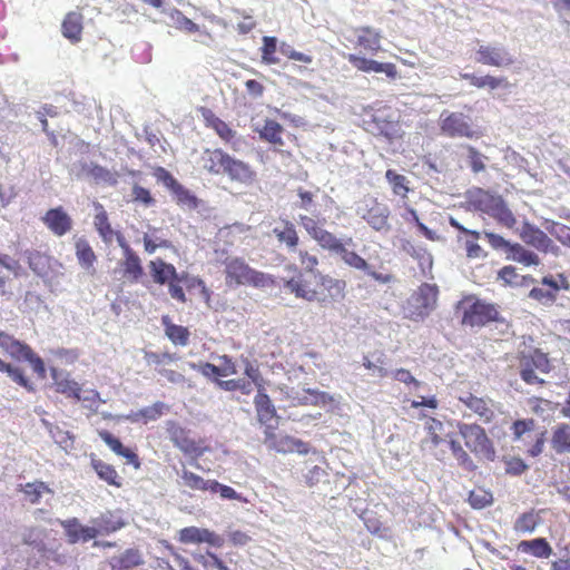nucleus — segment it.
<instances>
[{"label": "nucleus", "instance_id": "nucleus-1", "mask_svg": "<svg viewBox=\"0 0 570 570\" xmlns=\"http://www.w3.org/2000/svg\"><path fill=\"white\" fill-rule=\"evenodd\" d=\"M285 269L293 272L294 276L284 279V287L296 298L326 306L342 302L346 297L347 283L344 279L317 272L312 282L295 264H287Z\"/></svg>", "mask_w": 570, "mask_h": 570}, {"label": "nucleus", "instance_id": "nucleus-2", "mask_svg": "<svg viewBox=\"0 0 570 570\" xmlns=\"http://www.w3.org/2000/svg\"><path fill=\"white\" fill-rule=\"evenodd\" d=\"M222 264L224 265L225 284L228 287L252 286L264 288L275 286L273 275L250 267L242 257L227 256Z\"/></svg>", "mask_w": 570, "mask_h": 570}, {"label": "nucleus", "instance_id": "nucleus-3", "mask_svg": "<svg viewBox=\"0 0 570 570\" xmlns=\"http://www.w3.org/2000/svg\"><path fill=\"white\" fill-rule=\"evenodd\" d=\"M518 370L520 379L528 385L546 386L548 382L540 374H549L553 364L549 354L539 347L528 346L518 351Z\"/></svg>", "mask_w": 570, "mask_h": 570}, {"label": "nucleus", "instance_id": "nucleus-4", "mask_svg": "<svg viewBox=\"0 0 570 570\" xmlns=\"http://www.w3.org/2000/svg\"><path fill=\"white\" fill-rule=\"evenodd\" d=\"M456 308L462 311L461 324L470 327H483L489 323L499 321L500 316L495 304L472 295L460 301Z\"/></svg>", "mask_w": 570, "mask_h": 570}, {"label": "nucleus", "instance_id": "nucleus-5", "mask_svg": "<svg viewBox=\"0 0 570 570\" xmlns=\"http://www.w3.org/2000/svg\"><path fill=\"white\" fill-rule=\"evenodd\" d=\"M458 431L465 448L479 460L494 461L495 448L485 430L476 423H459Z\"/></svg>", "mask_w": 570, "mask_h": 570}, {"label": "nucleus", "instance_id": "nucleus-6", "mask_svg": "<svg viewBox=\"0 0 570 570\" xmlns=\"http://www.w3.org/2000/svg\"><path fill=\"white\" fill-rule=\"evenodd\" d=\"M440 131L449 138L479 139L483 136L481 127L474 125L470 116L460 111L444 110L440 116Z\"/></svg>", "mask_w": 570, "mask_h": 570}, {"label": "nucleus", "instance_id": "nucleus-7", "mask_svg": "<svg viewBox=\"0 0 570 570\" xmlns=\"http://www.w3.org/2000/svg\"><path fill=\"white\" fill-rule=\"evenodd\" d=\"M356 214L375 232L391 229L389 206L376 197L365 196L357 205Z\"/></svg>", "mask_w": 570, "mask_h": 570}, {"label": "nucleus", "instance_id": "nucleus-8", "mask_svg": "<svg viewBox=\"0 0 570 570\" xmlns=\"http://www.w3.org/2000/svg\"><path fill=\"white\" fill-rule=\"evenodd\" d=\"M535 421L533 419H520L515 420L511 428V434L514 442H521L524 448V452L527 455L531 458L539 456L544 449L546 443V432H540L535 434L534 441L532 443H528L525 440V434L534 431Z\"/></svg>", "mask_w": 570, "mask_h": 570}, {"label": "nucleus", "instance_id": "nucleus-9", "mask_svg": "<svg viewBox=\"0 0 570 570\" xmlns=\"http://www.w3.org/2000/svg\"><path fill=\"white\" fill-rule=\"evenodd\" d=\"M438 297V285L430 283L421 284L412 296L415 305L414 309L411 312V318L417 321L429 316L436 307Z\"/></svg>", "mask_w": 570, "mask_h": 570}, {"label": "nucleus", "instance_id": "nucleus-10", "mask_svg": "<svg viewBox=\"0 0 570 570\" xmlns=\"http://www.w3.org/2000/svg\"><path fill=\"white\" fill-rule=\"evenodd\" d=\"M166 430L174 445L185 454L195 455L196 458H199L207 450V448L203 446L200 442H197L190 436L188 430H186L175 421L167 422Z\"/></svg>", "mask_w": 570, "mask_h": 570}, {"label": "nucleus", "instance_id": "nucleus-11", "mask_svg": "<svg viewBox=\"0 0 570 570\" xmlns=\"http://www.w3.org/2000/svg\"><path fill=\"white\" fill-rule=\"evenodd\" d=\"M265 444L269 449L283 454L293 452L307 454L309 451L306 442L291 435H277L271 426H267L265 430Z\"/></svg>", "mask_w": 570, "mask_h": 570}, {"label": "nucleus", "instance_id": "nucleus-12", "mask_svg": "<svg viewBox=\"0 0 570 570\" xmlns=\"http://www.w3.org/2000/svg\"><path fill=\"white\" fill-rule=\"evenodd\" d=\"M6 353L17 362H28L39 379H46L47 370L43 360L27 343L16 338Z\"/></svg>", "mask_w": 570, "mask_h": 570}, {"label": "nucleus", "instance_id": "nucleus-13", "mask_svg": "<svg viewBox=\"0 0 570 570\" xmlns=\"http://www.w3.org/2000/svg\"><path fill=\"white\" fill-rule=\"evenodd\" d=\"M183 285H186L188 288L191 287H200L202 292L209 298V291L205 285V282L200 278L190 277L187 272L176 273L174 277H170L168 283L164 286H167L168 294L170 297L178 303L185 304L187 302V297Z\"/></svg>", "mask_w": 570, "mask_h": 570}, {"label": "nucleus", "instance_id": "nucleus-14", "mask_svg": "<svg viewBox=\"0 0 570 570\" xmlns=\"http://www.w3.org/2000/svg\"><path fill=\"white\" fill-rule=\"evenodd\" d=\"M178 541L183 544H200L207 543L215 548H220L224 544V539L205 528L186 527L179 530Z\"/></svg>", "mask_w": 570, "mask_h": 570}, {"label": "nucleus", "instance_id": "nucleus-15", "mask_svg": "<svg viewBox=\"0 0 570 570\" xmlns=\"http://www.w3.org/2000/svg\"><path fill=\"white\" fill-rule=\"evenodd\" d=\"M347 61L358 71L385 73L387 78L394 80L399 77L396 66L392 62H380L374 59L365 58L356 53H348Z\"/></svg>", "mask_w": 570, "mask_h": 570}, {"label": "nucleus", "instance_id": "nucleus-16", "mask_svg": "<svg viewBox=\"0 0 570 570\" xmlns=\"http://www.w3.org/2000/svg\"><path fill=\"white\" fill-rule=\"evenodd\" d=\"M476 62L497 68L509 67L514 63V58L504 47L481 45L476 50Z\"/></svg>", "mask_w": 570, "mask_h": 570}, {"label": "nucleus", "instance_id": "nucleus-17", "mask_svg": "<svg viewBox=\"0 0 570 570\" xmlns=\"http://www.w3.org/2000/svg\"><path fill=\"white\" fill-rule=\"evenodd\" d=\"M459 402L485 424L491 423L495 417L492 400L489 397H481L471 392H465L459 396Z\"/></svg>", "mask_w": 570, "mask_h": 570}, {"label": "nucleus", "instance_id": "nucleus-18", "mask_svg": "<svg viewBox=\"0 0 570 570\" xmlns=\"http://www.w3.org/2000/svg\"><path fill=\"white\" fill-rule=\"evenodd\" d=\"M520 238L529 246L534 247L539 252H553V240L538 226L524 222L520 229Z\"/></svg>", "mask_w": 570, "mask_h": 570}, {"label": "nucleus", "instance_id": "nucleus-19", "mask_svg": "<svg viewBox=\"0 0 570 570\" xmlns=\"http://www.w3.org/2000/svg\"><path fill=\"white\" fill-rule=\"evenodd\" d=\"M272 233L281 246H285L289 252H296L299 235L294 223L287 218H279Z\"/></svg>", "mask_w": 570, "mask_h": 570}, {"label": "nucleus", "instance_id": "nucleus-20", "mask_svg": "<svg viewBox=\"0 0 570 570\" xmlns=\"http://www.w3.org/2000/svg\"><path fill=\"white\" fill-rule=\"evenodd\" d=\"M42 222L52 234L59 237L72 228V219L61 206L47 210Z\"/></svg>", "mask_w": 570, "mask_h": 570}, {"label": "nucleus", "instance_id": "nucleus-21", "mask_svg": "<svg viewBox=\"0 0 570 570\" xmlns=\"http://www.w3.org/2000/svg\"><path fill=\"white\" fill-rule=\"evenodd\" d=\"M22 275L23 268L18 261L10 258L8 255L0 254V295H11V276L18 278Z\"/></svg>", "mask_w": 570, "mask_h": 570}, {"label": "nucleus", "instance_id": "nucleus-22", "mask_svg": "<svg viewBox=\"0 0 570 570\" xmlns=\"http://www.w3.org/2000/svg\"><path fill=\"white\" fill-rule=\"evenodd\" d=\"M502 196L492 194L489 190L482 188H474L468 193L469 205L478 210L489 215Z\"/></svg>", "mask_w": 570, "mask_h": 570}, {"label": "nucleus", "instance_id": "nucleus-23", "mask_svg": "<svg viewBox=\"0 0 570 570\" xmlns=\"http://www.w3.org/2000/svg\"><path fill=\"white\" fill-rule=\"evenodd\" d=\"M99 438L109 446V449L119 456L127 460L136 470L140 469L141 462L138 454L129 448L124 446L121 441L107 430L98 431Z\"/></svg>", "mask_w": 570, "mask_h": 570}, {"label": "nucleus", "instance_id": "nucleus-24", "mask_svg": "<svg viewBox=\"0 0 570 570\" xmlns=\"http://www.w3.org/2000/svg\"><path fill=\"white\" fill-rule=\"evenodd\" d=\"M75 254L80 267L90 276H95L97 274L96 263L97 255L92 249L89 242L80 237L75 242Z\"/></svg>", "mask_w": 570, "mask_h": 570}, {"label": "nucleus", "instance_id": "nucleus-25", "mask_svg": "<svg viewBox=\"0 0 570 570\" xmlns=\"http://www.w3.org/2000/svg\"><path fill=\"white\" fill-rule=\"evenodd\" d=\"M83 14L81 11L68 12L61 22V33L71 43H78L82 39Z\"/></svg>", "mask_w": 570, "mask_h": 570}, {"label": "nucleus", "instance_id": "nucleus-26", "mask_svg": "<svg viewBox=\"0 0 570 570\" xmlns=\"http://www.w3.org/2000/svg\"><path fill=\"white\" fill-rule=\"evenodd\" d=\"M122 256L120 262L122 278L131 284L138 283L145 274L140 257L135 250H128Z\"/></svg>", "mask_w": 570, "mask_h": 570}, {"label": "nucleus", "instance_id": "nucleus-27", "mask_svg": "<svg viewBox=\"0 0 570 570\" xmlns=\"http://www.w3.org/2000/svg\"><path fill=\"white\" fill-rule=\"evenodd\" d=\"M356 42L355 46L375 55L381 50L382 36L380 31L372 27L364 26L355 29Z\"/></svg>", "mask_w": 570, "mask_h": 570}, {"label": "nucleus", "instance_id": "nucleus-28", "mask_svg": "<svg viewBox=\"0 0 570 570\" xmlns=\"http://www.w3.org/2000/svg\"><path fill=\"white\" fill-rule=\"evenodd\" d=\"M230 180L242 184H248L254 179V171L250 166L239 159H235L228 155L224 173Z\"/></svg>", "mask_w": 570, "mask_h": 570}, {"label": "nucleus", "instance_id": "nucleus-29", "mask_svg": "<svg viewBox=\"0 0 570 570\" xmlns=\"http://www.w3.org/2000/svg\"><path fill=\"white\" fill-rule=\"evenodd\" d=\"M90 465L97 473L98 478L106 482L108 485L115 488L122 487V478L119 475L114 465L106 463L95 454L90 455Z\"/></svg>", "mask_w": 570, "mask_h": 570}, {"label": "nucleus", "instance_id": "nucleus-30", "mask_svg": "<svg viewBox=\"0 0 570 570\" xmlns=\"http://www.w3.org/2000/svg\"><path fill=\"white\" fill-rule=\"evenodd\" d=\"M62 527L70 543L78 541L87 542L97 537V529L95 527H83L76 518L63 521Z\"/></svg>", "mask_w": 570, "mask_h": 570}, {"label": "nucleus", "instance_id": "nucleus-31", "mask_svg": "<svg viewBox=\"0 0 570 570\" xmlns=\"http://www.w3.org/2000/svg\"><path fill=\"white\" fill-rule=\"evenodd\" d=\"M228 154L222 149H206L200 158L203 168L212 175H222Z\"/></svg>", "mask_w": 570, "mask_h": 570}, {"label": "nucleus", "instance_id": "nucleus-32", "mask_svg": "<svg viewBox=\"0 0 570 570\" xmlns=\"http://www.w3.org/2000/svg\"><path fill=\"white\" fill-rule=\"evenodd\" d=\"M96 215L94 226L105 244H111L116 232L112 229L108 214L100 203L94 204Z\"/></svg>", "mask_w": 570, "mask_h": 570}, {"label": "nucleus", "instance_id": "nucleus-33", "mask_svg": "<svg viewBox=\"0 0 570 570\" xmlns=\"http://www.w3.org/2000/svg\"><path fill=\"white\" fill-rule=\"evenodd\" d=\"M161 325L165 335L174 345L186 346L189 343V330L183 325L174 324L168 315L161 316Z\"/></svg>", "mask_w": 570, "mask_h": 570}, {"label": "nucleus", "instance_id": "nucleus-34", "mask_svg": "<svg viewBox=\"0 0 570 570\" xmlns=\"http://www.w3.org/2000/svg\"><path fill=\"white\" fill-rule=\"evenodd\" d=\"M550 445L557 454L570 453V424L559 423L552 429Z\"/></svg>", "mask_w": 570, "mask_h": 570}, {"label": "nucleus", "instance_id": "nucleus-35", "mask_svg": "<svg viewBox=\"0 0 570 570\" xmlns=\"http://www.w3.org/2000/svg\"><path fill=\"white\" fill-rule=\"evenodd\" d=\"M148 268L153 282L160 286H164L166 283H168L169 278L174 277L177 273V269L173 264L167 263L161 258L150 261Z\"/></svg>", "mask_w": 570, "mask_h": 570}, {"label": "nucleus", "instance_id": "nucleus-36", "mask_svg": "<svg viewBox=\"0 0 570 570\" xmlns=\"http://www.w3.org/2000/svg\"><path fill=\"white\" fill-rule=\"evenodd\" d=\"M26 258L29 268L40 277H45L51 271V257L39 250H27Z\"/></svg>", "mask_w": 570, "mask_h": 570}, {"label": "nucleus", "instance_id": "nucleus-37", "mask_svg": "<svg viewBox=\"0 0 570 570\" xmlns=\"http://www.w3.org/2000/svg\"><path fill=\"white\" fill-rule=\"evenodd\" d=\"M518 549L540 559H547L553 553L552 547L544 538L523 540L519 543Z\"/></svg>", "mask_w": 570, "mask_h": 570}, {"label": "nucleus", "instance_id": "nucleus-38", "mask_svg": "<svg viewBox=\"0 0 570 570\" xmlns=\"http://www.w3.org/2000/svg\"><path fill=\"white\" fill-rule=\"evenodd\" d=\"M254 404L258 421L262 424H268L274 417H276V410L264 390L258 391L254 399Z\"/></svg>", "mask_w": 570, "mask_h": 570}, {"label": "nucleus", "instance_id": "nucleus-39", "mask_svg": "<svg viewBox=\"0 0 570 570\" xmlns=\"http://www.w3.org/2000/svg\"><path fill=\"white\" fill-rule=\"evenodd\" d=\"M507 259L514 261L524 266H538L541 263L540 257L532 250L527 249L519 243H512Z\"/></svg>", "mask_w": 570, "mask_h": 570}, {"label": "nucleus", "instance_id": "nucleus-40", "mask_svg": "<svg viewBox=\"0 0 570 570\" xmlns=\"http://www.w3.org/2000/svg\"><path fill=\"white\" fill-rule=\"evenodd\" d=\"M424 430L426 432V439L423 441V444L430 443L431 448H438L445 441L444 424L442 421L430 416L425 421Z\"/></svg>", "mask_w": 570, "mask_h": 570}, {"label": "nucleus", "instance_id": "nucleus-41", "mask_svg": "<svg viewBox=\"0 0 570 570\" xmlns=\"http://www.w3.org/2000/svg\"><path fill=\"white\" fill-rule=\"evenodd\" d=\"M53 377V385L57 393H60L65 395L68 399H72L76 402H80L81 400V386L78 382H76L72 379L66 377H58L55 373L52 375Z\"/></svg>", "mask_w": 570, "mask_h": 570}, {"label": "nucleus", "instance_id": "nucleus-42", "mask_svg": "<svg viewBox=\"0 0 570 570\" xmlns=\"http://www.w3.org/2000/svg\"><path fill=\"white\" fill-rule=\"evenodd\" d=\"M283 126L274 119H266L263 127L258 130L259 137L263 140L276 146H283Z\"/></svg>", "mask_w": 570, "mask_h": 570}, {"label": "nucleus", "instance_id": "nucleus-43", "mask_svg": "<svg viewBox=\"0 0 570 570\" xmlns=\"http://www.w3.org/2000/svg\"><path fill=\"white\" fill-rule=\"evenodd\" d=\"M489 216L493 218L499 225L509 229H512L517 224V218L503 197L499 200Z\"/></svg>", "mask_w": 570, "mask_h": 570}, {"label": "nucleus", "instance_id": "nucleus-44", "mask_svg": "<svg viewBox=\"0 0 570 570\" xmlns=\"http://www.w3.org/2000/svg\"><path fill=\"white\" fill-rule=\"evenodd\" d=\"M19 491H21L24 494L26 500L31 504L39 503L42 494L52 493V490L43 481H35L28 482L26 484H20Z\"/></svg>", "mask_w": 570, "mask_h": 570}, {"label": "nucleus", "instance_id": "nucleus-45", "mask_svg": "<svg viewBox=\"0 0 570 570\" xmlns=\"http://www.w3.org/2000/svg\"><path fill=\"white\" fill-rule=\"evenodd\" d=\"M385 179L390 184L392 193L395 196H399L402 199L407 198L411 189L409 187L410 181L404 175L397 174L393 169H387L385 171Z\"/></svg>", "mask_w": 570, "mask_h": 570}, {"label": "nucleus", "instance_id": "nucleus-46", "mask_svg": "<svg viewBox=\"0 0 570 570\" xmlns=\"http://www.w3.org/2000/svg\"><path fill=\"white\" fill-rule=\"evenodd\" d=\"M170 193L174 196L176 204L183 209L194 210L199 206V199L197 196L180 183Z\"/></svg>", "mask_w": 570, "mask_h": 570}, {"label": "nucleus", "instance_id": "nucleus-47", "mask_svg": "<svg viewBox=\"0 0 570 570\" xmlns=\"http://www.w3.org/2000/svg\"><path fill=\"white\" fill-rule=\"evenodd\" d=\"M0 372L7 373L13 382L26 389L28 392H35L33 383L24 375L20 367L0 358Z\"/></svg>", "mask_w": 570, "mask_h": 570}, {"label": "nucleus", "instance_id": "nucleus-48", "mask_svg": "<svg viewBox=\"0 0 570 570\" xmlns=\"http://www.w3.org/2000/svg\"><path fill=\"white\" fill-rule=\"evenodd\" d=\"M144 559L140 552L136 549H127L120 557H118L111 564L112 570H129L131 568L141 566Z\"/></svg>", "mask_w": 570, "mask_h": 570}, {"label": "nucleus", "instance_id": "nucleus-49", "mask_svg": "<svg viewBox=\"0 0 570 570\" xmlns=\"http://www.w3.org/2000/svg\"><path fill=\"white\" fill-rule=\"evenodd\" d=\"M449 446L452 452L453 458L456 460L458 464L466 471H474L476 465L472 460L471 455L463 448L460 441L455 439L449 440Z\"/></svg>", "mask_w": 570, "mask_h": 570}, {"label": "nucleus", "instance_id": "nucleus-50", "mask_svg": "<svg viewBox=\"0 0 570 570\" xmlns=\"http://www.w3.org/2000/svg\"><path fill=\"white\" fill-rule=\"evenodd\" d=\"M165 410V404L163 402H156L150 406L140 409L139 411L132 413L129 417L134 422H142L148 423L149 421L158 420Z\"/></svg>", "mask_w": 570, "mask_h": 570}, {"label": "nucleus", "instance_id": "nucleus-51", "mask_svg": "<svg viewBox=\"0 0 570 570\" xmlns=\"http://www.w3.org/2000/svg\"><path fill=\"white\" fill-rule=\"evenodd\" d=\"M540 523V515L534 510L522 513L514 522L513 529L518 533H531Z\"/></svg>", "mask_w": 570, "mask_h": 570}, {"label": "nucleus", "instance_id": "nucleus-52", "mask_svg": "<svg viewBox=\"0 0 570 570\" xmlns=\"http://www.w3.org/2000/svg\"><path fill=\"white\" fill-rule=\"evenodd\" d=\"M183 484L194 491H209L213 480H205L203 476L183 469L180 473Z\"/></svg>", "mask_w": 570, "mask_h": 570}, {"label": "nucleus", "instance_id": "nucleus-53", "mask_svg": "<svg viewBox=\"0 0 570 570\" xmlns=\"http://www.w3.org/2000/svg\"><path fill=\"white\" fill-rule=\"evenodd\" d=\"M82 170L96 183H108L111 185L116 183L114 175L107 168L98 164H83Z\"/></svg>", "mask_w": 570, "mask_h": 570}, {"label": "nucleus", "instance_id": "nucleus-54", "mask_svg": "<svg viewBox=\"0 0 570 570\" xmlns=\"http://www.w3.org/2000/svg\"><path fill=\"white\" fill-rule=\"evenodd\" d=\"M337 254L341 256L342 261L350 267L364 272L368 271V263L363 257H361L356 252L348 250L344 245L341 246V248L337 250Z\"/></svg>", "mask_w": 570, "mask_h": 570}, {"label": "nucleus", "instance_id": "nucleus-55", "mask_svg": "<svg viewBox=\"0 0 570 570\" xmlns=\"http://www.w3.org/2000/svg\"><path fill=\"white\" fill-rule=\"evenodd\" d=\"M295 253H297L298 262L302 266L301 271L303 272V274H309L311 277L314 278V274H317V272H320L317 269V266L320 264L318 257L306 249H296Z\"/></svg>", "mask_w": 570, "mask_h": 570}, {"label": "nucleus", "instance_id": "nucleus-56", "mask_svg": "<svg viewBox=\"0 0 570 570\" xmlns=\"http://www.w3.org/2000/svg\"><path fill=\"white\" fill-rule=\"evenodd\" d=\"M217 386L227 392L240 391L244 395L253 392L252 382L246 379L217 381Z\"/></svg>", "mask_w": 570, "mask_h": 570}, {"label": "nucleus", "instance_id": "nucleus-57", "mask_svg": "<svg viewBox=\"0 0 570 570\" xmlns=\"http://www.w3.org/2000/svg\"><path fill=\"white\" fill-rule=\"evenodd\" d=\"M313 239L324 249L337 253L343 243L331 232L322 228Z\"/></svg>", "mask_w": 570, "mask_h": 570}, {"label": "nucleus", "instance_id": "nucleus-58", "mask_svg": "<svg viewBox=\"0 0 570 570\" xmlns=\"http://www.w3.org/2000/svg\"><path fill=\"white\" fill-rule=\"evenodd\" d=\"M276 51H277V39L275 37L265 36L263 38L262 61L265 65L278 63L279 60L276 57Z\"/></svg>", "mask_w": 570, "mask_h": 570}, {"label": "nucleus", "instance_id": "nucleus-59", "mask_svg": "<svg viewBox=\"0 0 570 570\" xmlns=\"http://www.w3.org/2000/svg\"><path fill=\"white\" fill-rule=\"evenodd\" d=\"M206 117L208 125L217 132V135L225 141H230L235 137V131L220 118L209 112Z\"/></svg>", "mask_w": 570, "mask_h": 570}, {"label": "nucleus", "instance_id": "nucleus-60", "mask_svg": "<svg viewBox=\"0 0 570 570\" xmlns=\"http://www.w3.org/2000/svg\"><path fill=\"white\" fill-rule=\"evenodd\" d=\"M528 297L546 306H550L557 301V295L551 287H533L529 292Z\"/></svg>", "mask_w": 570, "mask_h": 570}, {"label": "nucleus", "instance_id": "nucleus-61", "mask_svg": "<svg viewBox=\"0 0 570 570\" xmlns=\"http://www.w3.org/2000/svg\"><path fill=\"white\" fill-rule=\"evenodd\" d=\"M542 286L551 287L557 295L560 289L570 291V279L563 273L556 276L548 275L541 279Z\"/></svg>", "mask_w": 570, "mask_h": 570}, {"label": "nucleus", "instance_id": "nucleus-62", "mask_svg": "<svg viewBox=\"0 0 570 570\" xmlns=\"http://www.w3.org/2000/svg\"><path fill=\"white\" fill-rule=\"evenodd\" d=\"M493 501L492 493L482 488L472 490L469 494V502L474 509H483Z\"/></svg>", "mask_w": 570, "mask_h": 570}, {"label": "nucleus", "instance_id": "nucleus-63", "mask_svg": "<svg viewBox=\"0 0 570 570\" xmlns=\"http://www.w3.org/2000/svg\"><path fill=\"white\" fill-rule=\"evenodd\" d=\"M385 357L383 353H380L375 362L371 361L368 356L363 357V366L380 379L387 376L389 372L385 368Z\"/></svg>", "mask_w": 570, "mask_h": 570}, {"label": "nucleus", "instance_id": "nucleus-64", "mask_svg": "<svg viewBox=\"0 0 570 570\" xmlns=\"http://www.w3.org/2000/svg\"><path fill=\"white\" fill-rule=\"evenodd\" d=\"M94 527L97 529V535L108 534L119 530L122 527V522L115 521L109 515H101L94 520Z\"/></svg>", "mask_w": 570, "mask_h": 570}]
</instances>
